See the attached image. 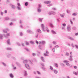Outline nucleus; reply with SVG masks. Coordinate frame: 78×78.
Returning <instances> with one entry per match:
<instances>
[{
	"label": "nucleus",
	"instance_id": "10",
	"mask_svg": "<svg viewBox=\"0 0 78 78\" xmlns=\"http://www.w3.org/2000/svg\"><path fill=\"white\" fill-rule=\"evenodd\" d=\"M7 44L9 45H11V42H10V39H9L7 41Z\"/></svg>",
	"mask_w": 78,
	"mask_h": 78
},
{
	"label": "nucleus",
	"instance_id": "26",
	"mask_svg": "<svg viewBox=\"0 0 78 78\" xmlns=\"http://www.w3.org/2000/svg\"><path fill=\"white\" fill-rule=\"evenodd\" d=\"M50 67L51 70L52 71H53L54 70V69H53V67L51 66H50Z\"/></svg>",
	"mask_w": 78,
	"mask_h": 78
},
{
	"label": "nucleus",
	"instance_id": "40",
	"mask_svg": "<svg viewBox=\"0 0 78 78\" xmlns=\"http://www.w3.org/2000/svg\"><path fill=\"white\" fill-rule=\"evenodd\" d=\"M41 67H44V66H45V65H44V64L43 63H41Z\"/></svg>",
	"mask_w": 78,
	"mask_h": 78
},
{
	"label": "nucleus",
	"instance_id": "53",
	"mask_svg": "<svg viewBox=\"0 0 78 78\" xmlns=\"http://www.w3.org/2000/svg\"><path fill=\"white\" fill-rule=\"evenodd\" d=\"M12 59H14L15 60H16V58L14 56H12Z\"/></svg>",
	"mask_w": 78,
	"mask_h": 78
},
{
	"label": "nucleus",
	"instance_id": "62",
	"mask_svg": "<svg viewBox=\"0 0 78 78\" xmlns=\"http://www.w3.org/2000/svg\"><path fill=\"white\" fill-rule=\"evenodd\" d=\"M44 3H45V4H48V1L44 2Z\"/></svg>",
	"mask_w": 78,
	"mask_h": 78
},
{
	"label": "nucleus",
	"instance_id": "24",
	"mask_svg": "<svg viewBox=\"0 0 78 78\" xmlns=\"http://www.w3.org/2000/svg\"><path fill=\"white\" fill-rule=\"evenodd\" d=\"M2 63L3 65V66H4L5 67H6L7 65L6 63H5L4 62H2Z\"/></svg>",
	"mask_w": 78,
	"mask_h": 78
},
{
	"label": "nucleus",
	"instance_id": "7",
	"mask_svg": "<svg viewBox=\"0 0 78 78\" xmlns=\"http://www.w3.org/2000/svg\"><path fill=\"white\" fill-rule=\"evenodd\" d=\"M11 6L12 8L13 9H14L16 8V7L14 5H12V4L10 5Z\"/></svg>",
	"mask_w": 78,
	"mask_h": 78
},
{
	"label": "nucleus",
	"instance_id": "17",
	"mask_svg": "<svg viewBox=\"0 0 78 78\" xmlns=\"http://www.w3.org/2000/svg\"><path fill=\"white\" fill-rule=\"evenodd\" d=\"M37 11L38 12L40 13L41 12V9L40 8H38L37 9Z\"/></svg>",
	"mask_w": 78,
	"mask_h": 78
},
{
	"label": "nucleus",
	"instance_id": "8",
	"mask_svg": "<svg viewBox=\"0 0 78 78\" xmlns=\"http://www.w3.org/2000/svg\"><path fill=\"white\" fill-rule=\"evenodd\" d=\"M41 61H43L44 62H45V60L44 59L45 58H44V57L42 56L41 57Z\"/></svg>",
	"mask_w": 78,
	"mask_h": 78
},
{
	"label": "nucleus",
	"instance_id": "38",
	"mask_svg": "<svg viewBox=\"0 0 78 78\" xmlns=\"http://www.w3.org/2000/svg\"><path fill=\"white\" fill-rule=\"evenodd\" d=\"M4 33H7V31H6V29H4L3 30Z\"/></svg>",
	"mask_w": 78,
	"mask_h": 78
},
{
	"label": "nucleus",
	"instance_id": "1",
	"mask_svg": "<svg viewBox=\"0 0 78 78\" xmlns=\"http://www.w3.org/2000/svg\"><path fill=\"white\" fill-rule=\"evenodd\" d=\"M11 35V34L10 33H7L6 34H3V36L6 38H8V36H10Z\"/></svg>",
	"mask_w": 78,
	"mask_h": 78
},
{
	"label": "nucleus",
	"instance_id": "49",
	"mask_svg": "<svg viewBox=\"0 0 78 78\" xmlns=\"http://www.w3.org/2000/svg\"><path fill=\"white\" fill-rule=\"evenodd\" d=\"M71 46H72V47H73V48H74V47H75V45H73V43H72Z\"/></svg>",
	"mask_w": 78,
	"mask_h": 78
},
{
	"label": "nucleus",
	"instance_id": "63",
	"mask_svg": "<svg viewBox=\"0 0 78 78\" xmlns=\"http://www.w3.org/2000/svg\"><path fill=\"white\" fill-rule=\"evenodd\" d=\"M69 53L66 52L67 56H69Z\"/></svg>",
	"mask_w": 78,
	"mask_h": 78
},
{
	"label": "nucleus",
	"instance_id": "31",
	"mask_svg": "<svg viewBox=\"0 0 78 78\" xmlns=\"http://www.w3.org/2000/svg\"><path fill=\"white\" fill-rule=\"evenodd\" d=\"M44 19V18H39V20L40 22H42V20Z\"/></svg>",
	"mask_w": 78,
	"mask_h": 78
},
{
	"label": "nucleus",
	"instance_id": "57",
	"mask_svg": "<svg viewBox=\"0 0 78 78\" xmlns=\"http://www.w3.org/2000/svg\"><path fill=\"white\" fill-rule=\"evenodd\" d=\"M16 19H14L12 20V21H13V22H15L16 21Z\"/></svg>",
	"mask_w": 78,
	"mask_h": 78
},
{
	"label": "nucleus",
	"instance_id": "13",
	"mask_svg": "<svg viewBox=\"0 0 78 78\" xmlns=\"http://www.w3.org/2000/svg\"><path fill=\"white\" fill-rule=\"evenodd\" d=\"M0 39H3V36L2 34H0Z\"/></svg>",
	"mask_w": 78,
	"mask_h": 78
},
{
	"label": "nucleus",
	"instance_id": "55",
	"mask_svg": "<svg viewBox=\"0 0 78 78\" xmlns=\"http://www.w3.org/2000/svg\"><path fill=\"white\" fill-rule=\"evenodd\" d=\"M60 65L62 66H64V64L62 63H60Z\"/></svg>",
	"mask_w": 78,
	"mask_h": 78
},
{
	"label": "nucleus",
	"instance_id": "32",
	"mask_svg": "<svg viewBox=\"0 0 78 78\" xmlns=\"http://www.w3.org/2000/svg\"><path fill=\"white\" fill-rule=\"evenodd\" d=\"M37 31L38 33H41V30L40 29H37Z\"/></svg>",
	"mask_w": 78,
	"mask_h": 78
},
{
	"label": "nucleus",
	"instance_id": "33",
	"mask_svg": "<svg viewBox=\"0 0 78 78\" xmlns=\"http://www.w3.org/2000/svg\"><path fill=\"white\" fill-rule=\"evenodd\" d=\"M26 44L27 45H30V43H29V42H28L27 41L26 42Z\"/></svg>",
	"mask_w": 78,
	"mask_h": 78
},
{
	"label": "nucleus",
	"instance_id": "35",
	"mask_svg": "<svg viewBox=\"0 0 78 78\" xmlns=\"http://www.w3.org/2000/svg\"><path fill=\"white\" fill-rule=\"evenodd\" d=\"M55 66L56 67H58V64L57 63H55Z\"/></svg>",
	"mask_w": 78,
	"mask_h": 78
},
{
	"label": "nucleus",
	"instance_id": "46",
	"mask_svg": "<svg viewBox=\"0 0 78 78\" xmlns=\"http://www.w3.org/2000/svg\"><path fill=\"white\" fill-rule=\"evenodd\" d=\"M66 65L67 66H70V64H69V63H66Z\"/></svg>",
	"mask_w": 78,
	"mask_h": 78
},
{
	"label": "nucleus",
	"instance_id": "27",
	"mask_svg": "<svg viewBox=\"0 0 78 78\" xmlns=\"http://www.w3.org/2000/svg\"><path fill=\"white\" fill-rule=\"evenodd\" d=\"M11 54H9L7 56V58H10V57H11Z\"/></svg>",
	"mask_w": 78,
	"mask_h": 78
},
{
	"label": "nucleus",
	"instance_id": "45",
	"mask_svg": "<svg viewBox=\"0 0 78 78\" xmlns=\"http://www.w3.org/2000/svg\"><path fill=\"white\" fill-rule=\"evenodd\" d=\"M32 55L33 56H36V54L35 53H33Z\"/></svg>",
	"mask_w": 78,
	"mask_h": 78
},
{
	"label": "nucleus",
	"instance_id": "51",
	"mask_svg": "<svg viewBox=\"0 0 78 78\" xmlns=\"http://www.w3.org/2000/svg\"><path fill=\"white\" fill-rule=\"evenodd\" d=\"M70 5L71 6H72V7H73V3H71Z\"/></svg>",
	"mask_w": 78,
	"mask_h": 78
},
{
	"label": "nucleus",
	"instance_id": "18",
	"mask_svg": "<svg viewBox=\"0 0 78 78\" xmlns=\"http://www.w3.org/2000/svg\"><path fill=\"white\" fill-rule=\"evenodd\" d=\"M27 75L28 74H27V72L26 71H25L24 76H27Z\"/></svg>",
	"mask_w": 78,
	"mask_h": 78
},
{
	"label": "nucleus",
	"instance_id": "50",
	"mask_svg": "<svg viewBox=\"0 0 78 78\" xmlns=\"http://www.w3.org/2000/svg\"><path fill=\"white\" fill-rule=\"evenodd\" d=\"M50 26L51 27H53V24L51 23L50 24Z\"/></svg>",
	"mask_w": 78,
	"mask_h": 78
},
{
	"label": "nucleus",
	"instance_id": "29",
	"mask_svg": "<svg viewBox=\"0 0 78 78\" xmlns=\"http://www.w3.org/2000/svg\"><path fill=\"white\" fill-rule=\"evenodd\" d=\"M63 62H64L65 63H68V62H69V61H67V60H65L63 61Z\"/></svg>",
	"mask_w": 78,
	"mask_h": 78
},
{
	"label": "nucleus",
	"instance_id": "21",
	"mask_svg": "<svg viewBox=\"0 0 78 78\" xmlns=\"http://www.w3.org/2000/svg\"><path fill=\"white\" fill-rule=\"evenodd\" d=\"M5 20H9L10 19V18L8 17H6L5 18Z\"/></svg>",
	"mask_w": 78,
	"mask_h": 78
},
{
	"label": "nucleus",
	"instance_id": "37",
	"mask_svg": "<svg viewBox=\"0 0 78 78\" xmlns=\"http://www.w3.org/2000/svg\"><path fill=\"white\" fill-rule=\"evenodd\" d=\"M27 60H25L23 61V63H24V64H26V63H27Z\"/></svg>",
	"mask_w": 78,
	"mask_h": 78
},
{
	"label": "nucleus",
	"instance_id": "11",
	"mask_svg": "<svg viewBox=\"0 0 78 78\" xmlns=\"http://www.w3.org/2000/svg\"><path fill=\"white\" fill-rule=\"evenodd\" d=\"M60 16L62 17V18H64V16H65V13H63L62 14H60Z\"/></svg>",
	"mask_w": 78,
	"mask_h": 78
},
{
	"label": "nucleus",
	"instance_id": "4",
	"mask_svg": "<svg viewBox=\"0 0 78 78\" xmlns=\"http://www.w3.org/2000/svg\"><path fill=\"white\" fill-rule=\"evenodd\" d=\"M41 28H42V31H45V27H44V24H41Z\"/></svg>",
	"mask_w": 78,
	"mask_h": 78
},
{
	"label": "nucleus",
	"instance_id": "42",
	"mask_svg": "<svg viewBox=\"0 0 78 78\" xmlns=\"http://www.w3.org/2000/svg\"><path fill=\"white\" fill-rule=\"evenodd\" d=\"M20 36H23V33L22 32H20Z\"/></svg>",
	"mask_w": 78,
	"mask_h": 78
},
{
	"label": "nucleus",
	"instance_id": "5",
	"mask_svg": "<svg viewBox=\"0 0 78 78\" xmlns=\"http://www.w3.org/2000/svg\"><path fill=\"white\" fill-rule=\"evenodd\" d=\"M68 38L69 39L71 40V41H75V39L71 37H68Z\"/></svg>",
	"mask_w": 78,
	"mask_h": 78
},
{
	"label": "nucleus",
	"instance_id": "22",
	"mask_svg": "<svg viewBox=\"0 0 78 78\" xmlns=\"http://www.w3.org/2000/svg\"><path fill=\"white\" fill-rule=\"evenodd\" d=\"M41 69H42L43 70H44V71L47 70V69L45 68L44 67H41Z\"/></svg>",
	"mask_w": 78,
	"mask_h": 78
},
{
	"label": "nucleus",
	"instance_id": "34",
	"mask_svg": "<svg viewBox=\"0 0 78 78\" xmlns=\"http://www.w3.org/2000/svg\"><path fill=\"white\" fill-rule=\"evenodd\" d=\"M72 29H73V30H76V28L75 27H72Z\"/></svg>",
	"mask_w": 78,
	"mask_h": 78
},
{
	"label": "nucleus",
	"instance_id": "2",
	"mask_svg": "<svg viewBox=\"0 0 78 78\" xmlns=\"http://www.w3.org/2000/svg\"><path fill=\"white\" fill-rule=\"evenodd\" d=\"M52 14L53 15H55V14H56V12L53 11H52V12H49L48 13L49 15H51Z\"/></svg>",
	"mask_w": 78,
	"mask_h": 78
},
{
	"label": "nucleus",
	"instance_id": "14",
	"mask_svg": "<svg viewBox=\"0 0 78 78\" xmlns=\"http://www.w3.org/2000/svg\"><path fill=\"white\" fill-rule=\"evenodd\" d=\"M6 50H12V49L11 48L9 47L7 48L6 49Z\"/></svg>",
	"mask_w": 78,
	"mask_h": 78
},
{
	"label": "nucleus",
	"instance_id": "3",
	"mask_svg": "<svg viewBox=\"0 0 78 78\" xmlns=\"http://www.w3.org/2000/svg\"><path fill=\"white\" fill-rule=\"evenodd\" d=\"M25 67L26 68H27L28 69H29V70H30L31 69L30 66H29V65H28V64H26L25 65Z\"/></svg>",
	"mask_w": 78,
	"mask_h": 78
},
{
	"label": "nucleus",
	"instance_id": "15",
	"mask_svg": "<svg viewBox=\"0 0 78 78\" xmlns=\"http://www.w3.org/2000/svg\"><path fill=\"white\" fill-rule=\"evenodd\" d=\"M51 31L52 34H56V32L53 30H51Z\"/></svg>",
	"mask_w": 78,
	"mask_h": 78
},
{
	"label": "nucleus",
	"instance_id": "36",
	"mask_svg": "<svg viewBox=\"0 0 78 78\" xmlns=\"http://www.w3.org/2000/svg\"><path fill=\"white\" fill-rule=\"evenodd\" d=\"M30 44H32V45H34V42L31 41L30 42Z\"/></svg>",
	"mask_w": 78,
	"mask_h": 78
},
{
	"label": "nucleus",
	"instance_id": "16",
	"mask_svg": "<svg viewBox=\"0 0 78 78\" xmlns=\"http://www.w3.org/2000/svg\"><path fill=\"white\" fill-rule=\"evenodd\" d=\"M54 72L55 73V74H57L58 73V71L56 69H54Z\"/></svg>",
	"mask_w": 78,
	"mask_h": 78
},
{
	"label": "nucleus",
	"instance_id": "59",
	"mask_svg": "<svg viewBox=\"0 0 78 78\" xmlns=\"http://www.w3.org/2000/svg\"><path fill=\"white\" fill-rule=\"evenodd\" d=\"M52 9L54 11H56V9L55 8H52Z\"/></svg>",
	"mask_w": 78,
	"mask_h": 78
},
{
	"label": "nucleus",
	"instance_id": "41",
	"mask_svg": "<svg viewBox=\"0 0 78 78\" xmlns=\"http://www.w3.org/2000/svg\"><path fill=\"white\" fill-rule=\"evenodd\" d=\"M45 42L44 41H41V44L43 45H44V44H45Z\"/></svg>",
	"mask_w": 78,
	"mask_h": 78
},
{
	"label": "nucleus",
	"instance_id": "39",
	"mask_svg": "<svg viewBox=\"0 0 78 78\" xmlns=\"http://www.w3.org/2000/svg\"><path fill=\"white\" fill-rule=\"evenodd\" d=\"M28 2H26L25 3V6H28Z\"/></svg>",
	"mask_w": 78,
	"mask_h": 78
},
{
	"label": "nucleus",
	"instance_id": "61",
	"mask_svg": "<svg viewBox=\"0 0 78 78\" xmlns=\"http://www.w3.org/2000/svg\"><path fill=\"white\" fill-rule=\"evenodd\" d=\"M69 60V61H72L73 59H72V58H70Z\"/></svg>",
	"mask_w": 78,
	"mask_h": 78
},
{
	"label": "nucleus",
	"instance_id": "25",
	"mask_svg": "<svg viewBox=\"0 0 78 78\" xmlns=\"http://www.w3.org/2000/svg\"><path fill=\"white\" fill-rule=\"evenodd\" d=\"M17 8L18 10H19V11H20V10H22V8H20V7L17 6Z\"/></svg>",
	"mask_w": 78,
	"mask_h": 78
},
{
	"label": "nucleus",
	"instance_id": "64",
	"mask_svg": "<svg viewBox=\"0 0 78 78\" xmlns=\"http://www.w3.org/2000/svg\"><path fill=\"white\" fill-rule=\"evenodd\" d=\"M38 43L39 44H42V42H41V41H39L38 42Z\"/></svg>",
	"mask_w": 78,
	"mask_h": 78
},
{
	"label": "nucleus",
	"instance_id": "23",
	"mask_svg": "<svg viewBox=\"0 0 78 78\" xmlns=\"http://www.w3.org/2000/svg\"><path fill=\"white\" fill-rule=\"evenodd\" d=\"M24 49L25 50H26V51H30V49L27 48H24Z\"/></svg>",
	"mask_w": 78,
	"mask_h": 78
},
{
	"label": "nucleus",
	"instance_id": "58",
	"mask_svg": "<svg viewBox=\"0 0 78 78\" xmlns=\"http://www.w3.org/2000/svg\"><path fill=\"white\" fill-rule=\"evenodd\" d=\"M41 47H42V46H41V45H40L39 46V48L40 49V50H41Z\"/></svg>",
	"mask_w": 78,
	"mask_h": 78
},
{
	"label": "nucleus",
	"instance_id": "6",
	"mask_svg": "<svg viewBox=\"0 0 78 78\" xmlns=\"http://www.w3.org/2000/svg\"><path fill=\"white\" fill-rule=\"evenodd\" d=\"M27 32L28 33H29L30 34H33L34 32L32 31L31 30H27Z\"/></svg>",
	"mask_w": 78,
	"mask_h": 78
},
{
	"label": "nucleus",
	"instance_id": "48",
	"mask_svg": "<svg viewBox=\"0 0 78 78\" xmlns=\"http://www.w3.org/2000/svg\"><path fill=\"white\" fill-rule=\"evenodd\" d=\"M59 47L58 45H56L55 46V48H59Z\"/></svg>",
	"mask_w": 78,
	"mask_h": 78
},
{
	"label": "nucleus",
	"instance_id": "43",
	"mask_svg": "<svg viewBox=\"0 0 78 78\" xmlns=\"http://www.w3.org/2000/svg\"><path fill=\"white\" fill-rule=\"evenodd\" d=\"M75 47H76V48H77V49H78V45L77 44H75Z\"/></svg>",
	"mask_w": 78,
	"mask_h": 78
},
{
	"label": "nucleus",
	"instance_id": "12",
	"mask_svg": "<svg viewBox=\"0 0 78 78\" xmlns=\"http://www.w3.org/2000/svg\"><path fill=\"white\" fill-rule=\"evenodd\" d=\"M67 30L68 31H70L71 29H70V26L68 25V26Z\"/></svg>",
	"mask_w": 78,
	"mask_h": 78
},
{
	"label": "nucleus",
	"instance_id": "19",
	"mask_svg": "<svg viewBox=\"0 0 78 78\" xmlns=\"http://www.w3.org/2000/svg\"><path fill=\"white\" fill-rule=\"evenodd\" d=\"M10 78H14V75H13V74H12V73H11L10 74Z\"/></svg>",
	"mask_w": 78,
	"mask_h": 78
},
{
	"label": "nucleus",
	"instance_id": "54",
	"mask_svg": "<svg viewBox=\"0 0 78 78\" xmlns=\"http://www.w3.org/2000/svg\"><path fill=\"white\" fill-rule=\"evenodd\" d=\"M17 5L19 7H20L21 6L20 4V3H19V2L17 3Z\"/></svg>",
	"mask_w": 78,
	"mask_h": 78
},
{
	"label": "nucleus",
	"instance_id": "9",
	"mask_svg": "<svg viewBox=\"0 0 78 78\" xmlns=\"http://www.w3.org/2000/svg\"><path fill=\"white\" fill-rule=\"evenodd\" d=\"M16 64L17 65V66H18V67H22V66H21V65L19 62H16Z\"/></svg>",
	"mask_w": 78,
	"mask_h": 78
},
{
	"label": "nucleus",
	"instance_id": "44",
	"mask_svg": "<svg viewBox=\"0 0 78 78\" xmlns=\"http://www.w3.org/2000/svg\"><path fill=\"white\" fill-rule=\"evenodd\" d=\"M70 22L71 23V24L72 25H73V22H72V19H70Z\"/></svg>",
	"mask_w": 78,
	"mask_h": 78
},
{
	"label": "nucleus",
	"instance_id": "28",
	"mask_svg": "<svg viewBox=\"0 0 78 78\" xmlns=\"http://www.w3.org/2000/svg\"><path fill=\"white\" fill-rule=\"evenodd\" d=\"M73 74H74V75H78V73L75 71L73 72Z\"/></svg>",
	"mask_w": 78,
	"mask_h": 78
},
{
	"label": "nucleus",
	"instance_id": "52",
	"mask_svg": "<svg viewBox=\"0 0 78 78\" xmlns=\"http://www.w3.org/2000/svg\"><path fill=\"white\" fill-rule=\"evenodd\" d=\"M75 36H78V32H77V33H76L75 34Z\"/></svg>",
	"mask_w": 78,
	"mask_h": 78
},
{
	"label": "nucleus",
	"instance_id": "60",
	"mask_svg": "<svg viewBox=\"0 0 78 78\" xmlns=\"http://www.w3.org/2000/svg\"><path fill=\"white\" fill-rule=\"evenodd\" d=\"M9 24H10V25H11V26L13 25V23H12V22L10 23Z\"/></svg>",
	"mask_w": 78,
	"mask_h": 78
},
{
	"label": "nucleus",
	"instance_id": "56",
	"mask_svg": "<svg viewBox=\"0 0 78 78\" xmlns=\"http://www.w3.org/2000/svg\"><path fill=\"white\" fill-rule=\"evenodd\" d=\"M37 73L39 75H41V72H40L39 71H37Z\"/></svg>",
	"mask_w": 78,
	"mask_h": 78
},
{
	"label": "nucleus",
	"instance_id": "47",
	"mask_svg": "<svg viewBox=\"0 0 78 78\" xmlns=\"http://www.w3.org/2000/svg\"><path fill=\"white\" fill-rule=\"evenodd\" d=\"M52 43L54 45H56V41H53Z\"/></svg>",
	"mask_w": 78,
	"mask_h": 78
},
{
	"label": "nucleus",
	"instance_id": "30",
	"mask_svg": "<svg viewBox=\"0 0 78 78\" xmlns=\"http://www.w3.org/2000/svg\"><path fill=\"white\" fill-rule=\"evenodd\" d=\"M45 28L47 32H49V31H50V30L48 29V27H46Z\"/></svg>",
	"mask_w": 78,
	"mask_h": 78
},
{
	"label": "nucleus",
	"instance_id": "20",
	"mask_svg": "<svg viewBox=\"0 0 78 78\" xmlns=\"http://www.w3.org/2000/svg\"><path fill=\"white\" fill-rule=\"evenodd\" d=\"M77 14H78V13L76 12L73 13L72 15L73 16H77Z\"/></svg>",
	"mask_w": 78,
	"mask_h": 78
}]
</instances>
